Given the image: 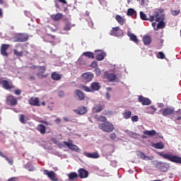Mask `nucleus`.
<instances>
[{
    "label": "nucleus",
    "mask_w": 181,
    "mask_h": 181,
    "mask_svg": "<svg viewBox=\"0 0 181 181\" xmlns=\"http://www.w3.org/2000/svg\"><path fill=\"white\" fill-rule=\"evenodd\" d=\"M107 80H109V81L110 82H114L115 81V80H117V75L114 74H110L107 76Z\"/></svg>",
    "instance_id": "obj_33"
},
{
    "label": "nucleus",
    "mask_w": 181,
    "mask_h": 181,
    "mask_svg": "<svg viewBox=\"0 0 181 181\" xmlns=\"http://www.w3.org/2000/svg\"><path fill=\"white\" fill-rule=\"evenodd\" d=\"M115 138H117V134L115 133H112L110 134V139H112V141H114L115 139Z\"/></svg>",
    "instance_id": "obj_48"
},
{
    "label": "nucleus",
    "mask_w": 181,
    "mask_h": 181,
    "mask_svg": "<svg viewBox=\"0 0 181 181\" xmlns=\"http://www.w3.org/2000/svg\"><path fill=\"white\" fill-rule=\"evenodd\" d=\"M58 95H59V97H64V92L62 91V90H60V91L58 93Z\"/></svg>",
    "instance_id": "obj_54"
},
{
    "label": "nucleus",
    "mask_w": 181,
    "mask_h": 181,
    "mask_svg": "<svg viewBox=\"0 0 181 181\" xmlns=\"http://www.w3.org/2000/svg\"><path fill=\"white\" fill-rule=\"evenodd\" d=\"M55 6L59 9V8H60V6L59 5V2L56 1L55 2Z\"/></svg>",
    "instance_id": "obj_60"
},
{
    "label": "nucleus",
    "mask_w": 181,
    "mask_h": 181,
    "mask_svg": "<svg viewBox=\"0 0 181 181\" xmlns=\"http://www.w3.org/2000/svg\"><path fill=\"white\" fill-rule=\"evenodd\" d=\"M29 172H33L35 170V168L32 167L28 169Z\"/></svg>",
    "instance_id": "obj_64"
},
{
    "label": "nucleus",
    "mask_w": 181,
    "mask_h": 181,
    "mask_svg": "<svg viewBox=\"0 0 181 181\" xmlns=\"http://www.w3.org/2000/svg\"><path fill=\"white\" fill-rule=\"evenodd\" d=\"M143 134L144 135H147L148 136H157L158 138H162V136L160 135V133L156 132L154 129L153 130H145L143 132Z\"/></svg>",
    "instance_id": "obj_15"
},
{
    "label": "nucleus",
    "mask_w": 181,
    "mask_h": 181,
    "mask_svg": "<svg viewBox=\"0 0 181 181\" xmlns=\"http://www.w3.org/2000/svg\"><path fill=\"white\" fill-rule=\"evenodd\" d=\"M93 77H94V76L89 72H86L82 74V78L87 83L91 81V80H93Z\"/></svg>",
    "instance_id": "obj_19"
},
{
    "label": "nucleus",
    "mask_w": 181,
    "mask_h": 181,
    "mask_svg": "<svg viewBox=\"0 0 181 181\" xmlns=\"http://www.w3.org/2000/svg\"><path fill=\"white\" fill-rule=\"evenodd\" d=\"M38 70L40 73H44L46 71V66H39Z\"/></svg>",
    "instance_id": "obj_44"
},
{
    "label": "nucleus",
    "mask_w": 181,
    "mask_h": 181,
    "mask_svg": "<svg viewBox=\"0 0 181 181\" xmlns=\"http://www.w3.org/2000/svg\"><path fill=\"white\" fill-rule=\"evenodd\" d=\"M127 36H129V37L130 38V40H132V42H134V43H138V42H139L138 40V37H136V35H135L134 34H132V33H127Z\"/></svg>",
    "instance_id": "obj_29"
},
{
    "label": "nucleus",
    "mask_w": 181,
    "mask_h": 181,
    "mask_svg": "<svg viewBox=\"0 0 181 181\" xmlns=\"http://www.w3.org/2000/svg\"><path fill=\"white\" fill-rule=\"evenodd\" d=\"M74 93L78 98L79 101H84L86 100V95L80 90H75Z\"/></svg>",
    "instance_id": "obj_20"
},
{
    "label": "nucleus",
    "mask_w": 181,
    "mask_h": 181,
    "mask_svg": "<svg viewBox=\"0 0 181 181\" xmlns=\"http://www.w3.org/2000/svg\"><path fill=\"white\" fill-rule=\"evenodd\" d=\"M52 19H53V21H60V19L63 18V14L59 13L57 14H54L52 16H51Z\"/></svg>",
    "instance_id": "obj_32"
},
{
    "label": "nucleus",
    "mask_w": 181,
    "mask_h": 181,
    "mask_svg": "<svg viewBox=\"0 0 181 181\" xmlns=\"http://www.w3.org/2000/svg\"><path fill=\"white\" fill-rule=\"evenodd\" d=\"M28 104H30V105H33V107H40V100H39V98L31 97L28 100Z\"/></svg>",
    "instance_id": "obj_13"
},
{
    "label": "nucleus",
    "mask_w": 181,
    "mask_h": 181,
    "mask_svg": "<svg viewBox=\"0 0 181 181\" xmlns=\"http://www.w3.org/2000/svg\"><path fill=\"white\" fill-rule=\"evenodd\" d=\"M157 24H156V22H154V23H152V26H153V28H154V29H156V25Z\"/></svg>",
    "instance_id": "obj_61"
},
{
    "label": "nucleus",
    "mask_w": 181,
    "mask_h": 181,
    "mask_svg": "<svg viewBox=\"0 0 181 181\" xmlns=\"http://www.w3.org/2000/svg\"><path fill=\"white\" fill-rule=\"evenodd\" d=\"M110 36H115L119 37L124 35V31L119 27H113L110 33Z\"/></svg>",
    "instance_id": "obj_8"
},
{
    "label": "nucleus",
    "mask_w": 181,
    "mask_h": 181,
    "mask_svg": "<svg viewBox=\"0 0 181 181\" xmlns=\"http://www.w3.org/2000/svg\"><path fill=\"white\" fill-rule=\"evenodd\" d=\"M158 59H165V54L162 52H159L157 54Z\"/></svg>",
    "instance_id": "obj_42"
},
{
    "label": "nucleus",
    "mask_w": 181,
    "mask_h": 181,
    "mask_svg": "<svg viewBox=\"0 0 181 181\" xmlns=\"http://www.w3.org/2000/svg\"><path fill=\"white\" fill-rule=\"evenodd\" d=\"M156 168L158 169L160 172H168L169 170V164L159 161L155 164Z\"/></svg>",
    "instance_id": "obj_7"
},
{
    "label": "nucleus",
    "mask_w": 181,
    "mask_h": 181,
    "mask_svg": "<svg viewBox=\"0 0 181 181\" xmlns=\"http://www.w3.org/2000/svg\"><path fill=\"white\" fill-rule=\"evenodd\" d=\"M139 103H141L143 105H151L152 101L148 98H145L142 95H139L138 97Z\"/></svg>",
    "instance_id": "obj_14"
},
{
    "label": "nucleus",
    "mask_w": 181,
    "mask_h": 181,
    "mask_svg": "<svg viewBox=\"0 0 181 181\" xmlns=\"http://www.w3.org/2000/svg\"><path fill=\"white\" fill-rule=\"evenodd\" d=\"M155 19H156V22H159L156 26V28H155V30H159V29H163L165 26V24L163 22V21H165V15L163 14L159 15V13L154 12L152 16H150L149 21L153 22Z\"/></svg>",
    "instance_id": "obj_1"
},
{
    "label": "nucleus",
    "mask_w": 181,
    "mask_h": 181,
    "mask_svg": "<svg viewBox=\"0 0 181 181\" xmlns=\"http://www.w3.org/2000/svg\"><path fill=\"white\" fill-rule=\"evenodd\" d=\"M74 111L78 115H84V114H87V107L84 106H81L78 109L74 110Z\"/></svg>",
    "instance_id": "obj_18"
},
{
    "label": "nucleus",
    "mask_w": 181,
    "mask_h": 181,
    "mask_svg": "<svg viewBox=\"0 0 181 181\" xmlns=\"http://www.w3.org/2000/svg\"><path fill=\"white\" fill-rule=\"evenodd\" d=\"M37 76L39 78H45L46 77V75H43L42 72L37 73Z\"/></svg>",
    "instance_id": "obj_46"
},
{
    "label": "nucleus",
    "mask_w": 181,
    "mask_h": 181,
    "mask_svg": "<svg viewBox=\"0 0 181 181\" xmlns=\"http://www.w3.org/2000/svg\"><path fill=\"white\" fill-rule=\"evenodd\" d=\"M13 53H14V54H15L16 56H18V57H22V56H23V51L19 52V51H18V49H14V50H13Z\"/></svg>",
    "instance_id": "obj_40"
},
{
    "label": "nucleus",
    "mask_w": 181,
    "mask_h": 181,
    "mask_svg": "<svg viewBox=\"0 0 181 181\" xmlns=\"http://www.w3.org/2000/svg\"><path fill=\"white\" fill-rule=\"evenodd\" d=\"M6 103L7 105H11L12 107H15V105H18V99L16 97L9 94L6 97Z\"/></svg>",
    "instance_id": "obj_6"
},
{
    "label": "nucleus",
    "mask_w": 181,
    "mask_h": 181,
    "mask_svg": "<svg viewBox=\"0 0 181 181\" xmlns=\"http://www.w3.org/2000/svg\"><path fill=\"white\" fill-rule=\"evenodd\" d=\"M1 84L5 90H12V88H13V85H12V83L9 82L8 81H2Z\"/></svg>",
    "instance_id": "obj_21"
},
{
    "label": "nucleus",
    "mask_w": 181,
    "mask_h": 181,
    "mask_svg": "<svg viewBox=\"0 0 181 181\" xmlns=\"http://www.w3.org/2000/svg\"><path fill=\"white\" fill-rule=\"evenodd\" d=\"M159 112H161L163 117H168V115H172L175 112V108L168 107L160 110Z\"/></svg>",
    "instance_id": "obj_12"
},
{
    "label": "nucleus",
    "mask_w": 181,
    "mask_h": 181,
    "mask_svg": "<svg viewBox=\"0 0 181 181\" xmlns=\"http://www.w3.org/2000/svg\"><path fill=\"white\" fill-rule=\"evenodd\" d=\"M58 2H61L62 4H64V5H66V4H67V1L66 0H58Z\"/></svg>",
    "instance_id": "obj_56"
},
{
    "label": "nucleus",
    "mask_w": 181,
    "mask_h": 181,
    "mask_svg": "<svg viewBox=\"0 0 181 181\" xmlns=\"http://www.w3.org/2000/svg\"><path fill=\"white\" fill-rule=\"evenodd\" d=\"M154 12H158L159 15V13H163L165 12V10L163 8H158V11H154Z\"/></svg>",
    "instance_id": "obj_53"
},
{
    "label": "nucleus",
    "mask_w": 181,
    "mask_h": 181,
    "mask_svg": "<svg viewBox=\"0 0 181 181\" xmlns=\"http://www.w3.org/2000/svg\"><path fill=\"white\" fill-rule=\"evenodd\" d=\"M64 121H66V122H69V121H70V119H69V117H64Z\"/></svg>",
    "instance_id": "obj_62"
},
{
    "label": "nucleus",
    "mask_w": 181,
    "mask_h": 181,
    "mask_svg": "<svg viewBox=\"0 0 181 181\" xmlns=\"http://www.w3.org/2000/svg\"><path fill=\"white\" fill-rule=\"evenodd\" d=\"M115 19H116L117 22L121 25H124V23H125V18H124V17H122L119 15H116Z\"/></svg>",
    "instance_id": "obj_27"
},
{
    "label": "nucleus",
    "mask_w": 181,
    "mask_h": 181,
    "mask_svg": "<svg viewBox=\"0 0 181 181\" xmlns=\"http://www.w3.org/2000/svg\"><path fill=\"white\" fill-rule=\"evenodd\" d=\"M140 156L141 158V159H144L145 160V159H146V158H148V156H146V155H145V153H140Z\"/></svg>",
    "instance_id": "obj_51"
},
{
    "label": "nucleus",
    "mask_w": 181,
    "mask_h": 181,
    "mask_svg": "<svg viewBox=\"0 0 181 181\" xmlns=\"http://www.w3.org/2000/svg\"><path fill=\"white\" fill-rule=\"evenodd\" d=\"M13 40L15 43H24L29 40V35L26 33H17L13 36Z\"/></svg>",
    "instance_id": "obj_5"
},
{
    "label": "nucleus",
    "mask_w": 181,
    "mask_h": 181,
    "mask_svg": "<svg viewBox=\"0 0 181 181\" xmlns=\"http://www.w3.org/2000/svg\"><path fill=\"white\" fill-rule=\"evenodd\" d=\"M97 66H98V64H97V62H95V61H93V62L91 63V64H90V66H91V67H93V68L97 67Z\"/></svg>",
    "instance_id": "obj_52"
},
{
    "label": "nucleus",
    "mask_w": 181,
    "mask_h": 181,
    "mask_svg": "<svg viewBox=\"0 0 181 181\" xmlns=\"http://www.w3.org/2000/svg\"><path fill=\"white\" fill-rule=\"evenodd\" d=\"M143 42H144V45H151V43L152 42V38H151V36H149V35H145L143 37Z\"/></svg>",
    "instance_id": "obj_30"
},
{
    "label": "nucleus",
    "mask_w": 181,
    "mask_h": 181,
    "mask_svg": "<svg viewBox=\"0 0 181 181\" xmlns=\"http://www.w3.org/2000/svg\"><path fill=\"white\" fill-rule=\"evenodd\" d=\"M156 149H163L165 148V144L162 142L156 143L153 145Z\"/></svg>",
    "instance_id": "obj_34"
},
{
    "label": "nucleus",
    "mask_w": 181,
    "mask_h": 181,
    "mask_svg": "<svg viewBox=\"0 0 181 181\" xmlns=\"http://www.w3.org/2000/svg\"><path fill=\"white\" fill-rule=\"evenodd\" d=\"M98 128L101 129V131H103V132H113L115 129V126L110 122H105L104 123H100L98 124Z\"/></svg>",
    "instance_id": "obj_3"
},
{
    "label": "nucleus",
    "mask_w": 181,
    "mask_h": 181,
    "mask_svg": "<svg viewBox=\"0 0 181 181\" xmlns=\"http://www.w3.org/2000/svg\"><path fill=\"white\" fill-rule=\"evenodd\" d=\"M4 16V11H2V8H0V18Z\"/></svg>",
    "instance_id": "obj_59"
},
{
    "label": "nucleus",
    "mask_w": 181,
    "mask_h": 181,
    "mask_svg": "<svg viewBox=\"0 0 181 181\" xmlns=\"http://www.w3.org/2000/svg\"><path fill=\"white\" fill-rule=\"evenodd\" d=\"M64 145H66L71 151H75V152H80V148L73 144V141L69 140L68 141H63Z\"/></svg>",
    "instance_id": "obj_10"
},
{
    "label": "nucleus",
    "mask_w": 181,
    "mask_h": 181,
    "mask_svg": "<svg viewBox=\"0 0 181 181\" xmlns=\"http://www.w3.org/2000/svg\"><path fill=\"white\" fill-rule=\"evenodd\" d=\"M37 130L40 132L42 135H45L46 134V126L42 124H38L37 127Z\"/></svg>",
    "instance_id": "obj_23"
},
{
    "label": "nucleus",
    "mask_w": 181,
    "mask_h": 181,
    "mask_svg": "<svg viewBox=\"0 0 181 181\" xmlns=\"http://www.w3.org/2000/svg\"><path fill=\"white\" fill-rule=\"evenodd\" d=\"M100 88H101V86L98 82H93L90 84V88L88 86H86L84 85H81V89L83 90V91H86V93H93L94 91H98Z\"/></svg>",
    "instance_id": "obj_4"
},
{
    "label": "nucleus",
    "mask_w": 181,
    "mask_h": 181,
    "mask_svg": "<svg viewBox=\"0 0 181 181\" xmlns=\"http://www.w3.org/2000/svg\"><path fill=\"white\" fill-rule=\"evenodd\" d=\"M44 175L45 176H47L49 179H50L52 181H59V178L57 177V175L54 171H49L48 170H44L43 171Z\"/></svg>",
    "instance_id": "obj_9"
},
{
    "label": "nucleus",
    "mask_w": 181,
    "mask_h": 181,
    "mask_svg": "<svg viewBox=\"0 0 181 181\" xmlns=\"http://www.w3.org/2000/svg\"><path fill=\"white\" fill-rule=\"evenodd\" d=\"M122 115L124 119H129V118H131V115H132V112L128 110H126Z\"/></svg>",
    "instance_id": "obj_31"
},
{
    "label": "nucleus",
    "mask_w": 181,
    "mask_h": 181,
    "mask_svg": "<svg viewBox=\"0 0 181 181\" xmlns=\"http://www.w3.org/2000/svg\"><path fill=\"white\" fill-rule=\"evenodd\" d=\"M20 122H21V124H26V120H25V115H21Z\"/></svg>",
    "instance_id": "obj_43"
},
{
    "label": "nucleus",
    "mask_w": 181,
    "mask_h": 181,
    "mask_svg": "<svg viewBox=\"0 0 181 181\" xmlns=\"http://www.w3.org/2000/svg\"><path fill=\"white\" fill-rule=\"evenodd\" d=\"M69 181H75L77 180V177H78V175L77 173H70L68 174Z\"/></svg>",
    "instance_id": "obj_26"
},
{
    "label": "nucleus",
    "mask_w": 181,
    "mask_h": 181,
    "mask_svg": "<svg viewBox=\"0 0 181 181\" xmlns=\"http://www.w3.org/2000/svg\"><path fill=\"white\" fill-rule=\"evenodd\" d=\"M83 56H86V57H88V59H94V53L91 52H83Z\"/></svg>",
    "instance_id": "obj_35"
},
{
    "label": "nucleus",
    "mask_w": 181,
    "mask_h": 181,
    "mask_svg": "<svg viewBox=\"0 0 181 181\" xmlns=\"http://www.w3.org/2000/svg\"><path fill=\"white\" fill-rule=\"evenodd\" d=\"M104 108H105V105L103 103H100V104L96 105L93 108V110H95V112H101V111H103Z\"/></svg>",
    "instance_id": "obj_24"
},
{
    "label": "nucleus",
    "mask_w": 181,
    "mask_h": 181,
    "mask_svg": "<svg viewBox=\"0 0 181 181\" xmlns=\"http://www.w3.org/2000/svg\"><path fill=\"white\" fill-rule=\"evenodd\" d=\"M40 122L41 124H45V125H52V124H50V122H47L46 120H41V121H40Z\"/></svg>",
    "instance_id": "obj_49"
},
{
    "label": "nucleus",
    "mask_w": 181,
    "mask_h": 181,
    "mask_svg": "<svg viewBox=\"0 0 181 181\" xmlns=\"http://www.w3.org/2000/svg\"><path fill=\"white\" fill-rule=\"evenodd\" d=\"M51 78L52 80H54L55 81H59L62 80V75L58 74L57 72H52L51 75Z\"/></svg>",
    "instance_id": "obj_25"
},
{
    "label": "nucleus",
    "mask_w": 181,
    "mask_h": 181,
    "mask_svg": "<svg viewBox=\"0 0 181 181\" xmlns=\"http://www.w3.org/2000/svg\"><path fill=\"white\" fill-rule=\"evenodd\" d=\"M84 155L85 156H86V158H90L92 159H98V158H100V155L97 152H94V153L85 152Z\"/></svg>",
    "instance_id": "obj_22"
},
{
    "label": "nucleus",
    "mask_w": 181,
    "mask_h": 181,
    "mask_svg": "<svg viewBox=\"0 0 181 181\" xmlns=\"http://www.w3.org/2000/svg\"><path fill=\"white\" fill-rule=\"evenodd\" d=\"M139 117L137 115H134L132 117V122H138Z\"/></svg>",
    "instance_id": "obj_45"
},
{
    "label": "nucleus",
    "mask_w": 181,
    "mask_h": 181,
    "mask_svg": "<svg viewBox=\"0 0 181 181\" xmlns=\"http://www.w3.org/2000/svg\"><path fill=\"white\" fill-rule=\"evenodd\" d=\"M8 181H18V179L16 177H13L8 179Z\"/></svg>",
    "instance_id": "obj_55"
},
{
    "label": "nucleus",
    "mask_w": 181,
    "mask_h": 181,
    "mask_svg": "<svg viewBox=\"0 0 181 181\" xmlns=\"http://www.w3.org/2000/svg\"><path fill=\"white\" fill-rule=\"evenodd\" d=\"M0 156H1V158H4L9 165H13V160L8 158V156H6L2 151H0Z\"/></svg>",
    "instance_id": "obj_28"
},
{
    "label": "nucleus",
    "mask_w": 181,
    "mask_h": 181,
    "mask_svg": "<svg viewBox=\"0 0 181 181\" xmlns=\"http://www.w3.org/2000/svg\"><path fill=\"white\" fill-rule=\"evenodd\" d=\"M180 13V10H173L171 11V14L173 16H176Z\"/></svg>",
    "instance_id": "obj_41"
},
{
    "label": "nucleus",
    "mask_w": 181,
    "mask_h": 181,
    "mask_svg": "<svg viewBox=\"0 0 181 181\" xmlns=\"http://www.w3.org/2000/svg\"><path fill=\"white\" fill-rule=\"evenodd\" d=\"M78 176H79L81 179H86V177H88V171L86 170L84 168H80L78 170Z\"/></svg>",
    "instance_id": "obj_17"
},
{
    "label": "nucleus",
    "mask_w": 181,
    "mask_h": 181,
    "mask_svg": "<svg viewBox=\"0 0 181 181\" xmlns=\"http://www.w3.org/2000/svg\"><path fill=\"white\" fill-rule=\"evenodd\" d=\"M71 29V24L70 23H66L64 27V30L69 31Z\"/></svg>",
    "instance_id": "obj_38"
},
{
    "label": "nucleus",
    "mask_w": 181,
    "mask_h": 181,
    "mask_svg": "<svg viewBox=\"0 0 181 181\" xmlns=\"http://www.w3.org/2000/svg\"><path fill=\"white\" fill-rule=\"evenodd\" d=\"M98 121H99V122H103V124H104V122H107V117H105V116H99L98 117Z\"/></svg>",
    "instance_id": "obj_36"
},
{
    "label": "nucleus",
    "mask_w": 181,
    "mask_h": 181,
    "mask_svg": "<svg viewBox=\"0 0 181 181\" xmlns=\"http://www.w3.org/2000/svg\"><path fill=\"white\" fill-rule=\"evenodd\" d=\"M140 18L142 21H149V18H146V14L142 11L140 12Z\"/></svg>",
    "instance_id": "obj_37"
},
{
    "label": "nucleus",
    "mask_w": 181,
    "mask_h": 181,
    "mask_svg": "<svg viewBox=\"0 0 181 181\" xmlns=\"http://www.w3.org/2000/svg\"><path fill=\"white\" fill-rule=\"evenodd\" d=\"M95 73L96 76H100L101 74V70H100V68H96L95 69Z\"/></svg>",
    "instance_id": "obj_47"
},
{
    "label": "nucleus",
    "mask_w": 181,
    "mask_h": 181,
    "mask_svg": "<svg viewBox=\"0 0 181 181\" xmlns=\"http://www.w3.org/2000/svg\"><path fill=\"white\" fill-rule=\"evenodd\" d=\"M95 52H96V60L98 62L104 60L105 56H107V54L105 52H101V50H95Z\"/></svg>",
    "instance_id": "obj_16"
},
{
    "label": "nucleus",
    "mask_w": 181,
    "mask_h": 181,
    "mask_svg": "<svg viewBox=\"0 0 181 181\" xmlns=\"http://www.w3.org/2000/svg\"><path fill=\"white\" fill-rule=\"evenodd\" d=\"M60 118H57L56 119H55V122L57 123V124H59V122H60Z\"/></svg>",
    "instance_id": "obj_63"
},
{
    "label": "nucleus",
    "mask_w": 181,
    "mask_h": 181,
    "mask_svg": "<svg viewBox=\"0 0 181 181\" xmlns=\"http://www.w3.org/2000/svg\"><path fill=\"white\" fill-rule=\"evenodd\" d=\"M157 154L165 160H169L173 163H180V165H181V157L179 156L173 155L172 153H165L163 151L157 152Z\"/></svg>",
    "instance_id": "obj_2"
},
{
    "label": "nucleus",
    "mask_w": 181,
    "mask_h": 181,
    "mask_svg": "<svg viewBox=\"0 0 181 181\" xmlns=\"http://www.w3.org/2000/svg\"><path fill=\"white\" fill-rule=\"evenodd\" d=\"M11 47V45L9 44H3L1 45L0 47V53L1 56H4V57H8L9 53H8V49Z\"/></svg>",
    "instance_id": "obj_11"
},
{
    "label": "nucleus",
    "mask_w": 181,
    "mask_h": 181,
    "mask_svg": "<svg viewBox=\"0 0 181 181\" xmlns=\"http://www.w3.org/2000/svg\"><path fill=\"white\" fill-rule=\"evenodd\" d=\"M22 93V90L17 89L14 91V94H16V95H21V93Z\"/></svg>",
    "instance_id": "obj_50"
},
{
    "label": "nucleus",
    "mask_w": 181,
    "mask_h": 181,
    "mask_svg": "<svg viewBox=\"0 0 181 181\" xmlns=\"http://www.w3.org/2000/svg\"><path fill=\"white\" fill-rule=\"evenodd\" d=\"M29 80L30 81H33L36 80V78L35 76H30L29 77Z\"/></svg>",
    "instance_id": "obj_57"
},
{
    "label": "nucleus",
    "mask_w": 181,
    "mask_h": 181,
    "mask_svg": "<svg viewBox=\"0 0 181 181\" xmlns=\"http://www.w3.org/2000/svg\"><path fill=\"white\" fill-rule=\"evenodd\" d=\"M134 13H136L135 10L134 8H129L127 11V16H132V15H134Z\"/></svg>",
    "instance_id": "obj_39"
},
{
    "label": "nucleus",
    "mask_w": 181,
    "mask_h": 181,
    "mask_svg": "<svg viewBox=\"0 0 181 181\" xmlns=\"http://www.w3.org/2000/svg\"><path fill=\"white\" fill-rule=\"evenodd\" d=\"M55 37H56L54 36V35H47V39H50V38H52V39H55Z\"/></svg>",
    "instance_id": "obj_58"
}]
</instances>
